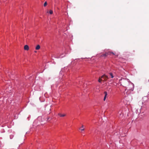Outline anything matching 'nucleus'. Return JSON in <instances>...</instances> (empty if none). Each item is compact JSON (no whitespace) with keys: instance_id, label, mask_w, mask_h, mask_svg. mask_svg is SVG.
I'll return each instance as SVG.
<instances>
[{"instance_id":"nucleus-13","label":"nucleus","mask_w":149,"mask_h":149,"mask_svg":"<svg viewBox=\"0 0 149 149\" xmlns=\"http://www.w3.org/2000/svg\"><path fill=\"white\" fill-rule=\"evenodd\" d=\"M35 52H36V51H35Z\"/></svg>"},{"instance_id":"nucleus-2","label":"nucleus","mask_w":149,"mask_h":149,"mask_svg":"<svg viewBox=\"0 0 149 149\" xmlns=\"http://www.w3.org/2000/svg\"><path fill=\"white\" fill-rule=\"evenodd\" d=\"M101 78L104 79L103 80V82L106 81H107V79H108V76L104 74L101 76Z\"/></svg>"},{"instance_id":"nucleus-12","label":"nucleus","mask_w":149,"mask_h":149,"mask_svg":"<svg viewBox=\"0 0 149 149\" xmlns=\"http://www.w3.org/2000/svg\"><path fill=\"white\" fill-rule=\"evenodd\" d=\"M47 2L46 1H45V3H44V6H45V7L46 6H47Z\"/></svg>"},{"instance_id":"nucleus-3","label":"nucleus","mask_w":149,"mask_h":149,"mask_svg":"<svg viewBox=\"0 0 149 149\" xmlns=\"http://www.w3.org/2000/svg\"><path fill=\"white\" fill-rule=\"evenodd\" d=\"M111 54H113L114 55V54L113 52H109L106 53H105V54H102V55H101V57L106 56H108V55H111Z\"/></svg>"},{"instance_id":"nucleus-1","label":"nucleus","mask_w":149,"mask_h":149,"mask_svg":"<svg viewBox=\"0 0 149 149\" xmlns=\"http://www.w3.org/2000/svg\"><path fill=\"white\" fill-rule=\"evenodd\" d=\"M120 83L122 86L127 88H128L129 90H132L133 89V84L128 79H121L120 80Z\"/></svg>"},{"instance_id":"nucleus-6","label":"nucleus","mask_w":149,"mask_h":149,"mask_svg":"<svg viewBox=\"0 0 149 149\" xmlns=\"http://www.w3.org/2000/svg\"><path fill=\"white\" fill-rule=\"evenodd\" d=\"M58 115L60 116V117H64L66 116V114H61L60 113H59L58 114Z\"/></svg>"},{"instance_id":"nucleus-5","label":"nucleus","mask_w":149,"mask_h":149,"mask_svg":"<svg viewBox=\"0 0 149 149\" xmlns=\"http://www.w3.org/2000/svg\"><path fill=\"white\" fill-rule=\"evenodd\" d=\"M29 47L28 45H26L24 46V49L25 50H29Z\"/></svg>"},{"instance_id":"nucleus-11","label":"nucleus","mask_w":149,"mask_h":149,"mask_svg":"<svg viewBox=\"0 0 149 149\" xmlns=\"http://www.w3.org/2000/svg\"><path fill=\"white\" fill-rule=\"evenodd\" d=\"M49 13L50 14H52L53 13V11L52 10H50L49 11Z\"/></svg>"},{"instance_id":"nucleus-7","label":"nucleus","mask_w":149,"mask_h":149,"mask_svg":"<svg viewBox=\"0 0 149 149\" xmlns=\"http://www.w3.org/2000/svg\"><path fill=\"white\" fill-rule=\"evenodd\" d=\"M40 46L39 45H38L36 47V49L38 50L40 49Z\"/></svg>"},{"instance_id":"nucleus-10","label":"nucleus","mask_w":149,"mask_h":149,"mask_svg":"<svg viewBox=\"0 0 149 149\" xmlns=\"http://www.w3.org/2000/svg\"><path fill=\"white\" fill-rule=\"evenodd\" d=\"M110 75L111 76V78H113V74H112V73L111 72H110L109 73Z\"/></svg>"},{"instance_id":"nucleus-8","label":"nucleus","mask_w":149,"mask_h":149,"mask_svg":"<svg viewBox=\"0 0 149 149\" xmlns=\"http://www.w3.org/2000/svg\"><path fill=\"white\" fill-rule=\"evenodd\" d=\"M102 78H101V77L100 78V77L98 80V81L99 82L101 83V81H103V80L102 79Z\"/></svg>"},{"instance_id":"nucleus-4","label":"nucleus","mask_w":149,"mask_h":149,"mask_svg":"<svg viewBox=\"0 0 149 149\" xmlns=\"http://www.w3.org/2000/svg\"><path fill=\"white\" fill-rule=\"evenodd\" d=\"M104 93V94L105 95L104 98V100L105 101L107 97V93L106 91H105Z\"/></svg>"},{"instance_id":"nucleus-9","label":"nucleus","mask_w":149,"mask_h":149,"mask_svg":"<svg viewBox=\"0 0 149 149\" xmlns=\"http://www.w3.org/2000/svg\"><path fill=\"white\" fill-rule=\"evenodd\" d=\"M84 126L82 125L81 127L79 128V130H80L81 131H84V129L83 128Z\"/></svg>"}]
</instances>
